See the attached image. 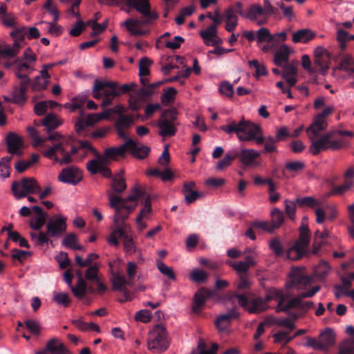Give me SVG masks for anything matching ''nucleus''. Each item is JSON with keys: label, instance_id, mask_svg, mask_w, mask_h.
<instances>
[{"label": "nucleus", "instance_id": "f257e3e1", "mask_svg": "<svg viewBox=\"0 0 354 354\" xmlns=\"http://www.w3.org/2000/svg\"><path fill=\"white\" fill-rule=\"evenodd\" d=\"M111 112L118 115L115 122V128L118 136L124 140H127L125 131L133 124L136 119L133 114H124L125 109L120 105L115 106L111 109L106 110L102 113L88 114L86 118H80L75 122V131L79 134L83 133L86 127H92L102 120L109 118Z\"/></svg>", "mask_w": 354, "mask_h": 354}, {"label": "nucleus", "instance_id": "f03ea898", "mask_svg": "<svg viewBox=\"0 0 354 354\" xmlns=\"http://www.w3.org/2000/svg\"><path fill=\"white\" fill-rule=\"evenodd\" d=\"M320 286H315L310 290L303 292L294 298L288 299V295L276 288L270 289L267 301L274 299L277 301V312H286L290 309L299 308L304 312L314 307L313 301H304V298L312 297L320 290Z\"/></svg>", "mask_w": 354, "mask_h": 354}, {"label": "nucleus", "instance_id": "7ed1b4c3", "mask_svg": "<svg viewBox=\"0 0 354 354\" xmlns=\"http://www.w3.org/2000/svg\"><path fill=\"white\" fill-rule=\"evenodd\" d=\"M143 194L141 189L134 187L131 189V193L126 198H122L112 194H109V205L115 209L114 224H120L128 227L124 221L128 218L129 214L135 209L138 199Z\"/></svg>", "mask_w": 354, "mask_h": 354}, {"label": "nucleus", "instance_id": "20e7f679", "mask_svg": "<svg viewBox=\"0 0 354 354\" xmlns=\"http://www.w3.org/2000/svg\"><path fill=\"white\" fill-rule=\"evenodd\" d=\"M221 129L227 134L235 133L241 141L254 140L257 145H261L266 140L262 136H259L261 131L259 126L244 118L239 122L229 119L227 124L221 126Z\"/></svg>", "mask_w": 354, "mask_h": 354}, {"label": "nucleus", "instance_id": "39448f33", "mask_svg": "<svg viewBox=\"0 0 354 354\" xmlns=\"http://www.w3.org/2000/svg\"><path fill=\"white\" fill-rule=\"evenodd\" d=\"M126 4L142 15L140 20L129 19L124 22V25L131 35H141L142 32L136 28L139 25L149 24L158 17V14L156 11L151 10L149 0H126Z\"/></svg>", "mask_w": 354, "mask_h": 354}, {"label": "nucleus", "instance_id": "423d86ee", "mask_svg": "<svg viewBox=\"0 0 354 354\" xmlns=\"http://www.w3.org/2000/svg\"><path fill=\"white\" fill-rule=\"evenodd\" d=\"M128 90H93V96L96 98L100 97L103 95L102 106H106L111 104L112 100L121 93ZM129 104L131 109L133 111L138 110L142 104L147 102L152 95L153 90H131Z\"/></svg>", "mask_w": 354, "mask_h": 354}, {"label": "nucleus", "instance_id": "0eeeda50", "mask_svg": "<svg viewBox=\"0 0 354 354\" xmlns=\"http://www.w3.org/2000/svg\"><path fill=\"white\" fill-rule=\"evenodd\" d=\"M48 140H57V142L54 143L52 147L44 152V156L46 158L54 160L61 165H66L72 162L71 155L75 154L79 151H82L78 148L71 146L70 151L68 147H70L68 141L63 138H61L57 133L50 135Z\"/></svg>", "mask_w": 354, "mask_h": 354}, {"label": "nucleus", "instance_id": "6e6552de", "mask_svg": "<svg viewBox=\"0 0 354 354\" xmlns=\"http://www.w3.org/2000/svg\"><path fill=\"white\" fill-rule=\"evenodd\" d=\"M353 137L354 133L346 130L330 131L322 135L317 140L313 141L309 147V152L313 156H317L321 151L330 149L337 151L344 146L343 140L336 138L335 135Z\"/></svg>", "mask_w": 354, "mask_h": 354}, {"label": "nucleus", "instance_id": "1a4fd4ad", "mask_svg": "<svg viewBox=\"0 0 354 354\" xmlns=\"http://www.w3.org/2000/svg\"><path fill=\"white\" fill-rule=\"evenodd\" d=\"M147 347L154 353L165 351L169 347L167 333L165 327L162 324H156L149 333Z\"/></svg>", "mask_w": 354, "mask_h": 354}, {"label": "nucleus", "instance_id": "9d476101", "mask_svg": "<svg viewBox=\"0 0 354 354\" xmlns=\"http://www.w3.org/2000/svg\"><path fill=\"white\" fill-rule=\"evenodd\" d=\"M178 112L175 109L165 110L162 112L158 122L160 129L159 134L162 137L174 136L177 131L178 122Z\"/></svg>", "mask_w": 354, "mask_h": 354}, {"label": "nucleus", "instance_id": "9b49d317", "mask_svg": "<svg viewBox=\"0 0 354 354\" xmlns=\"http://www.w3.org/2000/svg\"><path fill=\"white\" fill-rule=\"evenodd\" d=\"M335 343V335L331 328H326L317 338L306 337L304 346L322 351H328Z\"/></svg>", "mask_w": 354, "mask_h": 354}, {"label": "nucleus", "instance_id": "f8f14e48", "mask_svg": "<svg viewBox=\"0 0 354 354\" xmlns=\"http://www.w3.org/2000/svg\"><path fill=\"white\" fill-rule=\"evenodd\" d=\"M250 298L251 297L241 293H234L230 297L232 300L236 299L239 305L250 313H259L266 310L267 304L262 298L257 297L250 301Z\"/></svg>", "mask_w": 354, "mask_h": 354}, {"label": "nucleus", "instance_id": "ddd939ff", "mask_svg": "<svg viewBox=\"0 0 354 354\" xmlns=\"http://www.w3.org/2000/svg\"><path fill=\"white\" fill-rule=\"evenodd\" d=\"M80 149H82L85 153H91L95 156V158L86 163V169L91 174H98L102 167L108 164L102 155L97 152L88 141L80 142Z\"/></svg>", "mask_w": 354, "mask_h": 354}, {"label": "nucleus", "instance_id": "4468645a", "mask_svg": "<svg viewBox=\"0 0 354 354\" xmlns=\"http://www.w3.org/2000/svg\"><path fill=\"white\" fill-rule=\"evenodd\" d=\"M40 190V186L34 178H23L20 183L15 181L12 185V191L17 199L28 194L39 193Z\"/></svg>", "mask_w": 354, "mask_h": 354}, {"label": "nucleus", "instance_id": "2eb2a0df", "mask_svg": "<svg viewBox=\"0 0 354 354\" xmlns=\"http://www.w3.org/2000/svg\"><path fill=\"white\" fill-rule=\"evenodd\" d=\"M4 67L9 68L12 67L15 75L22 80V83L29 82L30 80L28 75L35 71V68L31 64L24 62L21 59L15 57L12 61H7L4 62Z\"/></svg>", "mask_w": 354, "mask_h": 354}, {"label": "nucleus", "instance_id": "dca6fc26", "mask_svg": "<svg viewBox=\"0 0 354 354\" xmlns=\"http://www.w3.org/2000/svg\"><path fill=\"white\" fill-rule=\"evenodd\" d=\"M331 54L322 46H317L314 50V65L316 74L324 76L329 68Z\"/></svg>", "mask_w": 354, "mask_h": 354}, {"label": "nucleus", "instance_id": "f3484780", "mask_svg": "<svg viewBox=\"0 0 354 354\" xmlns=\"http://www.w3.org/2000/svg\"><path fill=\"white\" fill-rule=\"evenodd\" d=\"M296 203L300 207H308L310 208H315V214L316 216V223L322 224L326 221V212L322 207V203L312 196H306L298 198Z\"/></svg>", "mask_w": 354, "mask_h": 354}, {"label": "nucleus", "instance_id": "a211bd4d", "mask_svg": "<svg viewBox=\"0 0 354 354\" xmlns=\"http://www.w3.org/2000/svg\"><path fill=\"white\" fill-rule=\"evenodd\" d=\"M111 283L113 290H118L122 292V295L118 299L120 303L131 300V296L129 291L127 288V286L131 284L129 280L118 272L115 273L111 279Z\"/></svg>", "mask_w": 354, "mask_h": 354}, {"label": "nucleus", "instance_id": "6ab92c4d", "mask_svg": "<svg viewBox=\"0 0 354 354\" xmlns=\"http://www.w3.org/2000/svg\"><path fill=\"white\" fill-rule=\"evenodd\" d=\"M290 281L287 283V287H295L298 290L307 288L312 279L304 273L301 268H293L290 272Z\"/></svg>", "mask_w": 354, "mask_h": 354}, {"label": "nucleus", "instance_id": "aec40b11", "mask_svg": "<svg viewBox=\"0 0 354 354\" xmlns=\"http://www.w3.org/2000/svg\"><path fill=\"white\" fill-rule=\"evenodd\" d=\"M66 218L62 215L53 216L46 224L47 234L50 236H58L66 230Z\"/></svg>", "mask_w": 354, "mask_h": 354}, {"label": "nucleus", "instance_id": "412c9836", "mask_svg": "<svg viewBox=\"0 0 354 354\" xmlns=\"http://www.w3.org/2000/svg\"><path fill=\"white\" fill-rule=\"evenodd\" d=\"M237 154L236 158H239V161L245 167H257L259 163L257 160L260 156V153L254 149H236Z\"/></svg>", "mask_w": 354, "mask_h": 354}, {"label": "nucleus", "instance_id": "4be33fe9", "mask_svg": "<svg viewBox=\"0 0 354 354\" xmlns=\"http://www.w3.org/2000/svg\"><path fill=\"white\" fill-rule=\"evenodd\" d=\"M84 106H86L88 109H95L97 108V104L93 100H88L85 96L75 97L71 102L65 104V107L69 109L72 112L77 109L80 110L81 115L77 120L80 118H86L87 117V115L84 117L82 113V107Z\"/></svg>", "mask_w": 354, "mask_h": 354}, {"label": "nucleus", "instance_id": "5701e85b", "mask_svg": "<svg viewBox=\"0 0 354 354\" xmlns=\"http://www.w3.org/2000/svg\"><path fill=\"white\" fill-rule=\"evenodd\" d=\"M82 178L81 171L75 167H68L62 170L58 176L59 181L75 185Z\"/></svg>", "mask_w": 354, "mask_h": 354}, {"label": "nucleus", "instance_id": "b1692460", "mask_svg": "<svg viewBox=\"0 0 354 354\" xmlns=\"http://www.w3.org/2000/svg\"><path fill=\"white\" fill-rule=\"evenodd\" d=\"M327 126L328 122L326 120L319 118L318 115L315 117L313 123L306 129V133L311 142L316 140L315 138L321 131H324Z\"/></svg>", "mask_w": 354, "mask_h": 354}, {"label": "nucleus", "instance_id": "393cba45", "mask_svg": "<svg viewBox=\"0 0 354 354\" xmlns=\"http://www.w3.org/2000/svg\"><path fill=\"white\" fill-rule=\"evenodd\" d=\"M239 313L237 310L232 308L226 313L219 315L215 321V324L220 331H225L227 328L230 321L239 317Z\"/></svg>", "mask_w": 354, "mask_h": 354}, {"label": "nucleus", "instance_id": "a878e982", "mask_svg": "<svg viewBox=\"0 0 354 354\" xmlns=\"http://www.w3.org/2000/svg\"><path fill=\"white\" fill-rule=\"evenodd\" d=\"M6 142L8 151L11 154L21 155V148L23 147L22 138L16 133L10 132L7 135Z\"/></svg>", "mask_w": 354, "mask_h": 354}, {"label": "nucleus", "instance_id": "bb28decb", "mask_svg": "<svg viewBox=\"0 0 354 354\" xmlns=\"http://www.w3.org/2000/svg\"><path fill=\"white\" fill-rule=\"evenodd\" d=\"M133 139H127V141L120 147L106 149L102 156L109 164L110 159L115 158L118 156H123L125 151L128 150V145H133Z\"/></svg>", "mask_w": 354, "mask_h": 354}, {"label": "nucleus", "instance_id": "cd10ccee", "mask_svg": "<svg viewBox=\"0 0 354 354\" xmlns=\"http://www.w3.org/2000/svg\"><path fill=\"white\" fill-rule=\"evenodd\" d=\"M212 296V291L202 288L194 295L192 310L195 313L201 311V307L205 304L207 298Z\"/></svg>", "mask_w": 354, "mask_h": 354}, {"label": "nucleus", "instance_id": "c85d7f7f", "mask_svg": "<svg viewBox=\"0 0 354 354\" xmlns=\"http://www.w3.org/2000/svg\"><path fill=\"white\" fill-rule=\"evenodd\" d=\"M13 28V30L10 32V36L14 39L12 46L19 53V50L26 37L27 26L17 28L15 26Z\"/></svg>", "mask_w": 354, "mask_h": 354}, {"label": "nucleus", "instance_id": "c756f323", "mask_svg": "<svg viewBox=\"0 0 354 354\" xmlns=\"http://www.w3.org/2000/svg\"><path fill=\"white\" fill-rule=\"evenodd\" d=\"M46 345V350L51 354H70L66 346L56 337L49 339Z\"/></svg>", "mask_w": 354, "mask_h": 354}, {"label": "nucleus", "instance_id": "7c9ffc66", "mask_svg": "<svg viewBox=\"0 0 354 354\" xmlns=\"http://www.w3.org/2000/svg\"><path fill=\"white\" fill-rule=\"evenodd\" d=\"M329 237V233L326 230H324L323 232L317 231L315 233L314 236V241H313V254H317L319 248L324 245L328 244V239Z\"/></svg>", "mask_w": 354, "mask_h": 354}, {"label": "nucleus", "instance_id": "2f4dec72", "mask_svg": "<svg viewBox=\"0 0 354 354\" xmlns=\"http://www.w3.org/2000/svg\"><path fill=\"white\" fill-rule=\"evenodd\" d=\"M270 226L271 228L269 229L270 233H272L275 230L279 228L284 221V214L283 212L279 209L278 207H274L270 213Z\"/></svg>", "mask_w": 354, "mask_h": 354}, {"label": "nucleus", "instance_id": "473e14b6", "mask_svg": "<svg viewBox=\"0 0 354 354\" xmlns=\"http://www.w3.org/2000/svg\"><path fill=\"white\" fill-rule=\"evenodd\" d=\"M133 145H128V151L131 153L139 158L144 159L146 158L150 152V148L146 145L138 144L133 140Z\"/></svg>", "mask_w": 354, "mask_h": 354}, {"label": "nucleus", "instance_id": "72a5a7b5", "mask_svg": "<svg viewBox=\"0 0 354 354\" xmlns=\"http://www.w3.org/2000/svg\"><path fill=\"white\" fill-rule=\"evenodd\" d=\"M315 35L310 29H300L292 34V40L294 43H307L314 39Z\"/></svg>", "mask_w": 354, "mask_h": 354}, {"label": "nucleus", "instance_id": "f704fd0d", "mask_svg": "<svg viewBox=\"0 0 354 354\" xmlns=\"http://www.w3.org/2000/svg\"><path fill=\"white\" fill-rule=\"evenodd\" d=\"M290 53V50L286 44L280 46L278 50L274 53V64L279 66L288 63Z\"/></svg>", "mask_w": 354, "mask_h": 354}, {"label": "nucleus", "instance_id": "c9c22d12", "mask_svg": "<svg viewBox=\"0 0 354 354\" xmlns=\"http://www.w3.org/2000/svg\"><path fill=\"white\" fill-rule=\"evenodd\" d=\"M78 279L75 286L70 287L73 294L75 297L82 299L86 295L87 291V285L83 279L82 274L77 273Z\"/></svg>", "mask_w": 354, "mask_h": 354}, {"label": "nucleus", "instance_id": "e433bc0d", "mask_svg": "<svg viewBox=\"0 0 354 354\" xmlns=\"http://www.w3.org/2000/svg\"><path fill=\"white\" fill-rule=\"evenodd\" d=\"M344 71L351 75L354 73V60L351 55H345L342 57L339 66L335 69Z\"/></svg>", "mask_w": 354, "mask_h": 354}, {"label": "nucleus", "instance_id": "4c0bfd02", "mask_svg": "<svg viewBox=\"0 0 354 354\" xmlns=\"http://www.w3.org/2000/svg\"><path fill=\"white\" fill-rule=\"evenodd\" d=\"M301 65H302V67L305 70L308 71L312 75L310 81L313 83L317 84H318L317 81L321 77H319L317 75H315L316 74V68H315L314 63L313 64L311 63V61H310L308 55H304L302 56Z\"/></svg>", "mask_w": 354, "mask_h": 354}, {"label": "nucleus", "instance_id": "58836bf2", "mask_svg": "<svg viewBox=\"0 0 354 354\" xmlns=\"http://www.w3.org/2000/svg\"><path fill=\"white\" fill-rule=\"evenodd\" d=\"M237 154L236 149H231L229 150L224 156L223 159L219 160L216 166V169L218 171H221L224 168L230 166L232 162L236 159V156Z\"/></svg>", "mask_w": 354, "mask_h": 354}, {"label": "nucleus", "instance_id": "ea45409f", "mask_svg": "<svg viewBox=\"0 0 354 354\" xmlns=\"http://www.w3.org/2000/svg\"><path fill=\"white\" fill-rule=\"evenodd\" d=\"M144 193L138 199H141L142 201V203L144 205L143 208L140 210L139 215L136 218V222L141 223V220L143 217H145L147 214H149L151 211V199L148 194H147L144 191Z\"/></svg>", "mask_w": 354, "mask_h": 354}, {"label": "nucleus", "instance_id": "a19ab883", "mask_svg": "<svg viewBox=\"0 0 354 354\" xmlns=\"http://www.w3.org/2000/svg\"><path fill=\"white\" fill-rule=\"evenodd\" d=\"M123 171H121L113 177L112 183L111 185L113 190L117 193H122L127 188L125 179L123 177Z\"/></svg>", "mask_w": 354, "mask_h": 354}, {"label": "nucleus", "instance_id": "79ce46f5", "mask_svg": "<svg viewBox=\"0 0 354 354\" xmlns=\"http://www.w3.org/2000/svg\"><path fill=\"white\" fill-rule=\"evenodd\" d=\"M18 52L12 46H1L0 45V62L12 61L17 56ZM4 65V63H3Z\"/></svg>", "mask_w": 354, "mask_h": 354}, {"label": "nucleus", "instance_id": "37998d69", "mask_svg": "<svg viewBox=\"0 0 354 354\" xmlns=\"http://www.w3.org/2000/svg\"><path fill=\"white\" fill-rule=\"evenodd\" d=\"M263 15H265L263 8L259 5L252 4L245 12L243 17L251 21H255L259 16Z\"/></svg>", "mask_w": 354, "mask_h": 354}, {"label": "nucleus", "instance_id": "c03bdc74", "mask_svg": "<svg viewBox=\"0 0 354 354\" xmlns=\"http://www.w3.org/2000/svg\"><path fill=\"white\" fill-rule=\"evenodd\" d=\"M251 283L250 280L244 275L240 274L239 281L236 283V293L245 294L248 297H252L250 291Z\"/></svg>", "mask_w": 354, "mask_h": 354}, {"label": "nucleus", "instance_id": "a18cd8bd", "mask_svg": "<svg viewBox=\"0 0 354 354\" xmlns=\"http://www.w3.org/2000/svg\"><path fill=\"white\" fill-rule=\"evenodd\" d=\"M42 124L50 131L57 128L61 124V121L55 114L48 113L43 119Z\"/></svg>", "mask_w": 354, "mask_h": 354}, {"label": "nucleus", "instance_id": "49530a36", "mask_svg": "<svg viewBox=\"0 0 354 354\" xmlns=\"http://www.w3.org/2000/svg\"><path fill=\"white\" fill-rule=\"evenodd\" d=\"M309 231L307 227H301L300 228V235L299 239L295 243V245L306 252L309 243Z\"/></svg>", "mask_w": 354, "mask_h": 354}, {"label": "nucleus", "instance_id": "de8ad7c7", "mask_svg": "<svg viewBox=\"0 0 354 354\" xmlns=\"http://www.w3.org/2000/svg\"><path fill=\"white\" fill-rule=\"evenodd\" d=\"M156 266L160 272L171 280L176 279V275L172 268L167 266L162 260H156Z\"/></svg>", "mask_w": 354, "mask_h": 354}, {"label": "nucleus", "instance_id": "09e8293b", "mask_svg": "<svg viewBox=\"0 0 354 354\" xmlns=\"http://www.w3.org/2000/svg\"><path fill=\"white\" fill-rule=\"evenodd\" d=\"M306 253V252L304 250L294 244L288 250L286 257L288 259L291 260H298L302 258Z\"/></svg>", "mask_w": 354, "mask_h": 354}, {"label": "nucleus", "instance_id": "8fccbe9b", "mask_svg": "<svg viewBox=\"0 0 354 354\" xmlns=\"http://www.w3.org/2000/svg\"><path fill=\"white\" fill-rule=\"evenodd\" d=\"M216 34H217V28L216 25H211L206 29L201 30L199 33L200 36L204 40V43L207 46L210 45L209 40L213 37H215Z\"/></svg>", "mask_w": 354, "mask_h": 354}, {"label": "nucleus", "instance_id": "3c124183", "mask_svg": "<svg viewBox=\"0 0 354 354\" xmlns=\"http://www.w3.org/2000/svg\"><path fill=\"white\" fill-rule=\"evenodd\" d=\"M272 35L270 34L269 30L266 28H261L257 32L256 39L259 46H260L263 43H268V41H270L272 39Z\"/></svg>", "mask_w": 354, "mask_h": 354}, {"label": "nucleus", "instance_id": "603ef678", "mask_svg": "<svg viewBox=\"0 0 354 354\" xmlns=\"http://www.w3.org/2000/svg\"><path fill=\"white\" fill-rule=\"evenodd\" d=\"M26 90H13L11 99L5 97V100H11L12 102L18 104H23L26 100Z\"/></svg>", "mask_w": 354, "mask_h": 354}, {"label": "nucleus", "instance_id": "864d4df0", "mask_svg": "<svg viewBox=\"0 0 354 354\" xmlns=\"http://www.w3.org/2000/svg\"><path fill=\"white\" fill-rule=\"evenodd\" d=\"M92 88H118V82L116 81H109L95 79Z\"/></svg>", "mask_w": 354, "mask_h": 354}, {"label": "nucleus", "instance_id": "5fc2aeb1", "mask_svg": "<svg viewBox=\"0 0 354 354\" xmlns=\"http://www.w3.org/2000/svg\"><path fill=\"white\" fill-rule=\"evenodd\" d=\"M250 68L254 71L255 77H259L261 75L267 74L266 68L264 64L259 63L257 60L253 59L248 62Z\"/></svg>", "mask_w": 354, "mask_h": 354}, {"label": "nucleus", "instance_id": "6e6d98bb", "mask_svg": "<svg viewBox=\"0 0 354 354\" xmlns=\"http://www.w3.org/2000/svg\"><path fill=\"white\" fill-rule=\"evenodd\" d=\"M218 349V345L216 343L212 344L210 350L206 348L205 344L199 342L197 348L192 352V354H216Z\"/></svg>", "mask_w": 354, "mask_h": 354}, {"label": "nucleus", "instance_id": "4d7b16f0", "mask_svg": "<svg viewBox=\"0 0 354 354\" xmlns=\"http://www.w3.org/2000/svg\"><path fill=\"white\" fill-rule=\"evenodd\" d=\"M11 156L3 157L0 160V176L6 178L10 176Z\"/></svg>", "mask_w": 354, "mask_h": 354}, {"label": "nucleus", "instance_id": "13d9d810", "mask_svg": "<svg viewBox=\"0 0 354 354\" xmlns=\"http://www.w3.org/2000/svg\"><path fill=\"white\" fill-rule=\"evenodd\" d=\"M275 343L286 344L294 339V337L289 336L288 331H279L273 335Z\"/></svg>", "mask_w": 354, "mask_h": 354}, {"label": "nucleus", "instance_id": "bf43d9fd", "mask_svg": "<svg viewBox=\"0 0 354 354\" xmlns=\"http://www.w3.org/2000/svg\"><path fill=\"white\" fill-rule=\"evenodd\" d=\"M330 270L327 262L322 261L315 268V274L319 279L324 278Z\"/></svg>", "mask_w": 354, "mask_h": 354}, {"label": "nucleus", "instance_id": "052dcab7", "mask_svg": "<svg viewBox=\"0 0 354 354\" xmlns=\"http://www.w3.org/2000/svg\"><path fill=\"white\" fill-rule=\"evenodd\" d=\"M44 8L53 17L55 21H58L59 12L53 0H46L44 5Z\"/></svg>", "mask_w": 354, "mask_h": 354}, {"label": "nucleus", "instance_id": "680f3d73", "mask_svg": "<svg viewBox=\"0 0 354 354\" xmlns=\"http://www.w3.org/2000/svg\"><path fill=\"white\" fill-rule=\"evenodd\" d=\"M2 24L6 28H15L16 26V17L11 12H8L7 10L1 17Z\"/></svg>", "mask_w": 354, "mask_h": 354}, {"label": "nucleus", "instance_id": "e2e57ef3", "mask_svg": "<svg viewBox=\"0 0 354 354\" xmlns=\"http://www.w3.org/2000/svg\"><path fill=\"white\" fill-rule=\"evenodd\" d=\"M124 250L127 254H132L136 251V246L133 238L127 235L124 236Z\"/></svg>", "mask_w": 354, "mask_h": 354}, {"label": "nucleus", "instance_id": "0e129e2a", "mask_svg": "<svg viewBox=\"0 0 354 354\" xmlns=\"http://www.w3.org/2000/svg\"><path fill=\"white\" fill-rule=\"evenodd\" d=\"M190 279L196 283H203L207 279V274L202 270H194L189 274Z\"/></svg>", "mask_w": 354, "mask_h": 354}, {"label": "nucleus", "instance_id": "69168bd1", "mask_svg": "<svg viewBox=\"0 0 354 354\" xmlns=\"http://www.w3.org/2000/svg\"><path fill=\"white\" fill-rule=\"evenodd\" d=\"M53 301H55L57 304L64 307H68L71 303L68 295L64 292L55 293L53 295Z\"/></svg>", "mask_w": 354, "mask_h": 354}, {"label": "nucleus", "instance_id": "338daca9", "mask_svg": "<svg viewBox=\"0 0 354 354\" xmlns=\"http://www.w3.org/2000/svg\"><path fill=\"white\" fill-rule=\"evenodd\" d=\"M285 204V212L287 216L291 220L295 221V213H296V201H290L288 199L284 201Z\"/></svg>", "mask_w": 354, "mask_h": 354}, {"label": "nucleus", "instance_id": "774afa93", "mask_svg": "<svg viewBox=\"0 0 354 354\" xmlns=\"http://www.w3.org/2000/svg\"><path fill=\"white\" fill-rule=\"evenodd\" d=\"M227 263L241 274L246 273L250 268L244 261H229Z\"/></svg>", "mask_w": 354, "mask_h": 354}]
</instances>
